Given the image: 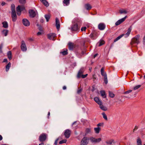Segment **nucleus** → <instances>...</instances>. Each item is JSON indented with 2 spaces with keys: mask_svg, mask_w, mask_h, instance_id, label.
Segmentation results:
<instances>
[{
  "mask_svg": "<svg viewBox=\"0 0 145 145\" xmlns=\"http://www.w3.org/2000/svg\"><path fill=\"white\" fill-rule=\"evenodd\" d=\"M7 56L9 59H12V53L10 51H8V52Z\"/></svg>",
  "mask_w": 145,
  "mask_h": 145,
  "instance_id": "nucleus-30",
  "label": "nucleus"
},
{
  "mask_svg": "<svg viewBox=\"0 0 145 145\" xmlns=\"http://www.w3.org/2000/svg\"><path fill=\"white\" fill-rule=\"evenodd\" d=\"M94 100L99 105H101L102 104V102L99 100L98 97H95L94 98Z\"/></svg>",
  "mask_w": 145,
  "mask_h": 145,
  "instance_id": "nucleus-14",
  "label": "nucleus"
},
{
  "mask_svg": "<svg viewBox=\"0 0 145 145\" xmlns=\"http://www.w3.org/2000/svg\"><path fill=\"white\" fill-rule=\"evenodd\" d=\"M109 95L111 98H113L114 96V94L112 92L110 91L109 92Z\"/></svg>",
  "mask_w": 145,
  "mask_h": 145,
  "instance_id": "nucleus-37",
  "label": "nucleus"
},
{
  "mask_svg": "<svg viewBox=\"0 0 145 145\" xmlns=\"http://www.w3.org/2000/svg\"><path fill=\"white\" fill-rule=\"evenodd\" d=\"M29 13L30 16L31 18H33L36 15L37 12L36 11L31 10L29 11Z\"/></svg>",
  "mask_w": 145,
  "mask_h": 145,
  "instance_id": "nucleus-5",
  "label": "nucleus"
},
{
  "mask_svg": "<svg viewBox=\"0 0 145 145\" xmlns=\"http://www.w3.org/2000/svg\"><path fill=\"white\" fill-rule=\"evenodd\" d=\"M140 36L139 35H136L135 37L132 39V42H131V44L133 43L138 44L140 42Z\"/></svg>",
  "mask_w": 145,
  "mask_h": 145,
  "instance_id": "nucleus-1",
  "label": "nucleus"
},
{
  "mask_svg": "<svg viewBox=\"0 0 145 145\" xmlns=\"http://www.w3.org/2000/svg\"><path fill=\"white\" fill-rule=\"evenodd\" d=\"M131 91H132V90H129L127 91H125L124 93L125 94L129 93H131Z\"/></svg>",
  "mask_w": 145,
  "mask_h": 145,
  "instance_id": "nucleus-51",
  "label": "nucleus"
},
{
  "mask_svg": "<svg viewBox=\"0 0 145 145\" xmlns=\"http://www.w3.org/2000/svg\"><path fill=\"white\" fill-rule=\"evenodd\" d=\"M69 48L70 50H72L73 48V44L71 42L69 43Z\"/></svg>",
  "mask_w": 145,
  "mask_h": 145,
  "instance_id": "nucleus-24",
  "label": "nucleus"
},
{
  "mask_svg": "<svg viewBox=\"0 0 145 145\" xmlns=\"http://www.w3.org/2000/svg\"><path fill=\"white\" fill-rule=\"evenodd\" d=\"M67 50L66 49H64L62 50V51L60 52L63 55H67L68 53L67 52Z\"/></svg>",
  "mask_w": 145,
  "mask_h": 145,
  "instance_id": "nucleus-22",
  "label": "nucleus"
},
{
  "mask_svg": "<svg viewBox=\"0 0 145 145\" xmlns=\"http://www.w3.org/2000/svg\"><path fill=\"white\" fill-rule=\"evenodd\" d=\"M6 3L5 2H3L1 3V5L2 6H4L5 4Z\"/></svg>",
  "mask_w": 145,
  "mask_h": 145,
  "instance_id": "nucleus-63",
  "label": "nucleus"
},
{
  "mask_svg": "<svg viewBox=\"0 0 145 145\" xmlns=\"http://www.w3.org/2000/svg\"><path fill=\"white\" fill-rule=\"evenodd\" d=\"M104 70V68H102L101 70V72L102 75L104 77L105 75L107 76V75L106 74Z\"/></svg>",
  "mask_w": 145,
  "mask_h": 145,
  "instance_id": "nucleus-28",
  "label": "nucleus"
},
{
  "mask_svg": "<svg viewBox=\"0 0 145 145\" xmlns=\"http://www.w3.org/2000/svg\"><path fill=\"white\" fill-rule=\"evenodd\" d=\"M101 96L103 98H106V96L105 95V92L104 91L102 90L100 91Z\"/></svg>",
  "mask_w": 145,
  "mask_h": 145,
  "instance_id": "nucleus-20",
  "label": "nucleus"
},
{
  "mask_svg": "<svg viewBox=\"0 0 145 145\" xmlns=\"http://www.w3.org/2000/svg\"><path fill=\"white\" fill-rule=\"evenodd\" d=\"M89 142V138L84 137L82 139L80 142L81 145H87Z\"/></svg>",
  "mask_w": 145,
  "mask_h": 145,
  "instance_id": "nucleus-3",
  "label": "nucleus"
},
{
  "mask_svg": "<svg viewBox=\"0 0 145 145\" xmlns=\"http://www.w3.org/2000/svg\"><path fill=\"white\" fill-rule=\"evenodd\" d=\"M70 29L72 31H77L78 29L77 24L75 23L74 21L72 22V24L71 25Z\"/></svg>",
  "mask_w": 145,
  "mask_h": 145,
  "instance_id": "nucleus-2",
  "label": "nucleus"
},
{
  "mask_svg": "<svg viewBox=\"0 0 145 145\" xmlns=\"http://www.w3.org/2000/svg\"><path fill=\"white\" fill-rule=\"evenodd\" d=\"M45 17L46 20L47 22H48L50 18V16L49 15H45Z\"/></svg>",
  "mask_w": 145,
  "mask_h": 145,
  "instance_id": "nucleus-41",
  "label": "nucleus"
},
{
  "mask_svg": "<svg viewBox=\"0 0 145 145\" xmlns=\"http://www.w3.org/2000/svg\"><path fill=\"white\" fill-rule=\"evenodd\" d=\"M100 108L101 110L105 111H106L107 110V108L102 105H100Z\"/></svg>",
  "mask_w": 145,
  "mask_h": 145,
  "instance_id": "nucleus-29",
  "label": "nucleus"
},
{
  "mask_svg": "<svg viewBox=\"0 0 145 145\" xmlns=\"http://www.w3.org/2000/svg\"><path fill=\"white\" fill-rule=\"evenodd\" d=\"M87 75H88V74H86L85 75H82L81 77H82V78H86L87 76Z\"/></svg>",
  "mask_w": 145,
  "mask_h": 145,
  "instance_id": "nucleus-52",
  "label": "nucleus"
},
{
  "mask_svg": "<svg viewBox=\"0 0 145 145\" xmlns=\"http://www.w3.org/2000/svg\"><path fill=\"white\" fill-rule=\"evenodd\" d=\"M11 9L12 12H16L15 6L14 4H12L11 6Z\"/></svg>",
  "mask_w": 145,
  "mask_h": 145,
  "instance_id": "nucleus-26",
  "label": "nucleus"
},
{
  "mask_svg": "<svg viewBox=\"0 0 145 145\" xmlns=\"http://www.w3.org/2000/svg\"><path fill=\"white\" fill-rule=\"evenodd\" d=\"M22 22L24 25L25 26H28L30 25L29 22L26 19H24L22 20Z\"/></svg>",
  "mask_w": 145,
  "mask_h": 145,
  "instance_id": "nucleus-7",
  "label": "nucleus"
},
{
  "mask_svg": "<svg viewBox=\"0 0 145 145\" xmlns=\"http://www.w3.org/2000/svg\"><path fill=\"white\" fill-rule=\"evenodd\" d=\"M94 130L96 133L98 134L99 133L100 130L101 128L99 127H97L94 128Z\"/></svg>",
  "mask_w": 145,
  "mask_h": 145,
  "instance_id": "nucleus-19",
  "label": "nucleus"
},
{
  "mask_svg": "<svg viewBox=\"0 0 145 145\" xmlns=\"http://www.w3.org/2000/svg\"><path fill=\"white\" fill-rule=\"evenodd\" d=\"M113 142V140H110L106 141V143L108 144L111 145L112 144Z\"/></svg>",
  "mask_w": 145,
  "mask_h": 145,
  "instance_id": "nucleus-39",
  "label": "nucleus"
},
{
  "mask_svg": "<svg viewBox=\"0 0 145 145\" xmlns=\"http://www.w3.org/2000/svg\"><path fill=\"white\" fill-rule=\"evenodd\" d=\"M140 86H141V85H140L135 86L134 88H133L134 89V90H136L137 89H138V88H140Z\"/></svg>",
  "mask_w": 145,
  "mask_h": 145,
  "instance_id": "nucleus-46",
  "label": "nucleus"
},
{
  "mask_svg": "<svg viewBox=\"0 0 145 145\" xmlns=\"http://www.w3.org/2000/svg\"><path fill=\"white\" fill-rule=\"evenodd\" d=\"M104 78V81L106 84H107L108 83V80L107 79V76L105 75Z\"/></svg>",
  "mask_w": 145,
  "mask_h": 145,
  "instance_id": "nucleus-42",
  "label": "nucleus"
},
{
  "mask_svg": "<svg viewBox=\"0 0 145 145\" xmlns=\"http://www.w3.org/2000/svg\"><path fill=\"white\" fill-rule=\"evenodd\" d=\"M21 48L23 52H25L27 50V47L25 42L24 40H22Z\"/></svg>",
  "mask_w": 145,
  "mask_h": 145,
  "instance_id": "nucleus-4",
  "label": "nucleus"
},
{
  "mask_svg": "<svg viewBox=\"0 0 145 145\" xmlns=\"http://www.w3.org/2000/svg\"><path fill=\"white\" fill-rule=\"evenodd\" d=\"M84 68L82 67L80 69L79 71L77 76L78 78H80V77L82 75V74L84 72Z\"/></svg>",
  "mask_w": 145,
  "mask_h": 145,
  "instance_id": "nucleus-9",
  "label": "nucleus"
},
{
  "mask_svg": "<svg viewBox=\"0 0 145 145\" xmlns=\"http://www.w3.org/2000/svg\"><path fill=\"white\" fill-rule=\"evenodd\" d=\"M82 90L81 89H78L77 91V93H79Z\"/></svg>",
  "mask_w": 145,
  "mask_h": 145,
  "instance_id": "nucleus-59",
  "label": "nucleus"
},
{
  "mask_svg": "<svg viewBox=\"0 0 145 145\" xmlns=\"http://www.w3.org/2000/svg\"><path fill=\"white\" fill-rule=\"evenodd\" d=\"M84 7L87 10H89L92 7L89 4L87 3L85 5Z\"/></svg>",
  "mask_w": 145,
  "mask_h": 145,
  "instance_id": "nucleus-18",
  "label": "nucleus"
},
{
  "mask_svg": "<svg viewBox=\"0 0 145 145\" xmlns=\"http://www.w3.org/2000/svg\"><path fill=\"white\" fill-rule=\"evenodd\" d=\"M120 12L121 14H126L127 13V12L124 9L120 10Z\"/></svg>",
  "mask_w": 145,
  "mask_h": 145,
  "instance_id": "nucleus-34",
  "label": "nucleus"
},
{
  "mask_svg": "<svg viewBox=\"0 0 145 145\" xmlns=\"http://www.w3.org/2000/svg\"><path fill=\"white\" fill-rule=\"evenodd\" d=\"M103 123H99L97 125L98 127H99V126H103Z\"/></svg>",
  "mask_w": 145,
  "mask_h": 145,
  "instance_id": "nucleus-48",
  "label": "nucleus"
},
{
  "mask_svg": "<svg viewBox=\"0 0 145 145\" xmlns=\"http://www.w3.org/2000/svg\"><path fill=\"white\" fill-rule=\"evenodd\" d=\"M16 11L17 14L18 15H20L21 14V6L20 5H18L16 8Z\"/></svg>",
  "mask_w": 145,
  "mask_h": 145,
  "instance_id": "nucleus-16",
  "label": "nucleus"
},
{
  "mask_svg": "<svg viewBox=\"0 0 145 145\" xmlns=\"http://www.w3.org/2000/svg\"><path fill=\"white\" fill-rule=\"evenodd\" d=\"M124 35V34H122L118 37L117 38H116L114 40V42H115L118 40L120 39L121 37H122Z\"/></svg>",
  "mask_w": 145,
  "mask_h": 145,
  "instance_id": "nucleus-33",
  "label": "nucleus"
},
{
  "mask_svg": "<svg viewBox=\"0 0 145 145\" xmlns=\"http://www.w3.org/2000/svg\"><path fill=\"white\" fill-rule=\"evenodd\" d=\"M74 22L75 23H78L79 24H81L82 22V21L80 19L76 18L74 19V20H73Z\"/></svg>",
  "mask_w": 145,
  "mask_h": 145,
  "instance_id": "nucleus-21",
  "label": "nucleus"
},
{
  "mask_svg": "<svg viewBox=\"0 0 145 145\" xmlns=\"http://www.w3.org/2000/svg\"><path fill=\"white\" fill-rule=\"evenodd\" d=\"M138 129V127L137 126H136L135 127L133 130L134 131H136V130L137 129Z\"/></svg>",
  "mask_w": 145,
  "mask_h": 145,
  "instance_id": "nucleus-58",
  "label": "nucleus"
},
{
  "mask_svg": "<svg viewBox=\"0 0 145 145\" xmlns=\"http://www.w3.org/2000/svg\"><path fill=\"white\" fill-rule=\"evenodd\" d=\"M29 40L31 41H32L33 40V39L32 38H29Z\"/></svg>",
  "mask_w": 145,
  "mask_h": 145,
  "instance_id": "nucleus-64",
  "label": "nucleus"
},
{
  "mask_svg": "<svg viewBox=\"0 0 145 145\" xmlns=\"http://www.w3.org/2000/svg\"><path fill=\"white\" fill-rule=\"evenodd\" d=\"M8 33V30L7 29H4L2 31V34L5 36L7 35Z\"/></svg>",
  "mask_w": 145,
  "mask_h": 145,
  "instance_id": "nucleus-23",
  "label": "nucleus"
},
{
  "mask_svg": "<svg viewBox=\"0 0 145 145\" xmlns=\"http://www.w3.org/2000/svg\"><path fill=\"white\" fill-rule=\"evenodd\" d=\"M103 118L106 120H108L107 116L103 112L102 113Z\"/></svg>",
  "mask_w": 145,
  "mask_h": 145,
  "instance_id": "nucleus-38",
  "label": "nucleus"
},
{
  "mask_svg": "<svg viewBox=\"0 0 145 145\" xmlns=\"http://www.w3.org/2000/svg\"><path fill=\"white\" fill-rule=\"evenodd\" d=\"M127 17V16H126L118 20L117 22H116L115 23L116 25H118L120 24L121 23L125 20Z\"/></svg>",
  "mask_w": 145,
  "mask_h": 145,
  "instance_id": "nucleus-10",
  "label": "nucleus"
},
{
  "mask_svg": "<svg viewBox=\"0 0 145 145\" xmlns=\"http://www.w3.org/2000/svg\"><path fill=\"white\" fill-rule=\"evenodd\" d=\"M26 0H19V2L21 4H24L26 3Z\"/></svg>",
  "mask_w": 145,
  "mask_h": 145,
  "instance_id": "nucleus-44",
  "label": "nucleus"
},
{
  "mask_svg": "<svg viewBox=\"0 0 145 145\" xmlns=\"http://www.w3.org/2000/svg\"><path fill=\"white\" fill-rule=\"evenodd\" d=\"M40 1L46 7L49 6L48 2L46 0H40Z\"/></svg>",
  "mask_w": 145,
  "mask_h": 145,
  "instance_id": "nucleus-17",
  "label": "nucleus"
},
{
  "mask_svg": "<svg viewBox=\"0 0 145 145\" xmlns=\"http://www.w3.org/2000/svg\"><path fill=\"white\" fill-rule=\"evenodd\" d=\"M137 145H142L141 142L139 138L137 139Z\"/></svg>",
  "mask_w": 145,
  "mask_h": 145,
  "instance_id": "nucleus-43",
  "label": "nucleus"
},
{
  "mask_svg": "<svg viewBox=\"0 0 145 145\" xmlns=\"http://www.w3.org/2000/svg\"><path fill=\"white\" fill-rule=\"evenodd\" d=\"M21 6V10L22 11L25 9V8L23 6Z\"/></svg>",
  "mask_w": 145,
  "mask_h": 145,
  "instance_id": "nucleus-53",
  "label": "nucleus"
},
{
  "mask_svg": "<svg viewBox=\"0 0 145 145\" xmlns=\"http://www.w3.org/2000/svg\"><path fill=\"white\" fill-rule=\"evenodd\" d=\"M11 64L9 62L6 65V71L7 72L8 71L10 67Z\"/></svg>",
  "mask_w": 145,
  "mask_h": 145,
  "instance_id": "nucleus-32",
  "label": "nucleus"
},
{
  "mask_svg": "<svg viewBox=\"0 0 145 145\" xmlns=\"http://www.w3.org/2000/svg\"><path fill=\"white\" fill-rule=\"evenodd\" d=\"M67 140L66 139L63 140L61 141H60L59 142V144H61L63 143H65L67 142Z\"/></svg>",
  "mask_w": 145,
  "mask_h": 145,
  "instance_id": "nucleus-45",
  "label": "nucleus"
},
{
  "mask_svg": "<svg viewBox=\"0 0 145 145\" xmlns=\"http://www.w3.org/2000/svg\"><path fill=\"white\" fill-rule=\"evenodd\" d=\"M3 27L4 28H7L8 27V23L7 22H2Z\"/></svg>",
  "mask_w": 145,
  "mask_h": 145,
  "instance_id": "nucleus-27",
  "label": "nucleus"
},
{
  "mask_svg": "<svg viewBox=\"0 0 145 145\" xmlns=\"http://www.w3.org/2000/svg\"><path fill=\"white\" fill-rule=\"evenodd\" d=\"M93 34H91L89 35V37L90 38H91L93 39H94V38H93Z\"/></svg>",
  "mask_w": 145,
  "mask_h": 145,
  "instance_id": "nucleus-54",
  "label": "nucleus"
},
{
  "mask_svg": "<svg viewBox=\"0 0 145 145\" xmlns=\"http://www.w3.org/2000/svg\"><path fill=\"white\" fill-rule=\"evenodd\" d=\"M48 38L50 40H54L56 37V35L55 33H50L48 35Z\"/></svg>",
  "mask_w": 145,
  "mask_h": 145,
  "instance_id": "nucleus-11",
  "label": "nucleus"
},
{
  "mask_svg": "<svg viewBox=\"0 0 145 145\" xmlns=\"http://www.w3.org/2000/svg\"><path fill=\"white\" fill-rule=\"evenodd\" d=\"M101 140V138H95V143H97L100 142Z\"/></svg>",
  "mask_w": 145,
  "mask_h": 145,
  "instance_id": "nucleus-40",
  "label": "nucleus"
},
{
  "mask_svg": "<svg viewBox=\"0 0 145 145\" xmlns=\"http://www.w3.org/2000/svg\"><path fill=\"white\" fill-rule=\"evenodd\" d=\"M89 138V140L90 142L92 143H94L95 142V138L94 137H91Z\"/></svg>",
  "mask_w": 145,
  "mask_h": 145,
  "instance_id": "nucleus-31",
  "label": "nucleus"
},
{
  "mask_svg": "<svg viewBox=\"0 0 145 145\" xmlns=\"http://www.w3.org/2000/svg\"><path fill=\"white\" fill-rule=\"evenodd\" d=\"M56 24H59V22L58 19L57 18L56 19Z\"/></svg>",
  "mask_w": 145,
  "mask_h": 145,
  "instance_id": "nucleus-47",
  "label": "nucleus"
},
{
  "mask_svg": "<svg viewBox=\"0 0 145 145\" xmlns=\"http://www.w3.org/2000/svg\"><path fill=\"white\" fill-rule=\"evenodd\" d=\"M132 30V27L131 26L127 30V33L125 34H124V35H125V37H127L128 36H129V35L131 31Z\"/></svg>",
  "mask_w": 145,
  "mask_h": 145,
  "instance_id": "nucleus-15",
  "label": "nucleus"
},
{
  "mask_svg": "<svg viewBox=\"0 0 145 145\" xmlns=\"http://www.w3.org/2000/svg\"><path fill=\"white\" fill-rule=\"evenodd\" d=\"M58 140V139H57L55 140V142H54V144H55V145H57V141Z\"/></svg>",
  "mask_w": 145,
  "mask_h": 145,
  "instance_id": "nucleus-55",
  "label": "nucleus"
},
{
  "mask_svg": "<svg viewBox=\"0 0 145 145\" xmlns=\"http://www.w3.org/2000/svg\"><path fill=\"white\" fill-rule=\"evenodd\" d=\"M42 32H39L37 33V35H39L42 34Z\"/></svg>",
  "mask_w": 145,
  "mask_h": 145,
  "instance_id": "nucleus-57",
  "label": "nucleus"
},
{
  "mask_svg": "<svg viewBox=\"0 0 145 145\" xmlns=\"http://www.w3.org/2000/svg\"><path fill=\"white\" fill-rule=\"evenodd\" d=\"M98 55V54H95L93 56L94 58H95Z\"/></svg>",
  "mask_w": 145,
  "mask_h": 145,
  "instance_id": "nucleus-62",
  "label": "nucleus"
},
{
  "mask_svg": "<svg viewBox=\"0 0 145 145\" xmlns=\"http://www.w3.org/2000/svg\"><path fill=\"white\" fill-rule=\"evenodd\" d=\"M143 42L144 44H145V35L143 39Z\"/></svg>",
  "mask_w": 145,
  "mask_h": 145,
  "instance_id": "nucleus-56",
  "label": "nucleus"
},
{
  "mask_svg": "<svg viewBox=\"0 0 145 145\" xmlns=\"http://www.w3.org/2000/svg\"><path fill=\"white\" fill-rule=\"evenodd\" d=\"M91 132V130L90 128H87L86 130L85 135H86L87 134L90 133Z\"/></svg>",
  "mask_w": 145,
  "mask_h": 145,
  "instance_id": "nucleus-25",
  "label": "nucleus"
},
{
  "mask_svg": "<svg viewBox=\"0 0 145 145\" xmlns=\"http://www.w3.org/2000/svg\"><path fill=\"white\" fill-rule=\"evenodd\" d=\"M105 25L103 23H100L99 25L98 26V29L101 30H103L105 28Z\"/></svg>",
  "mask_w": 145,
  "mask_h": 145,
  "instance_id": "nucleus-12",
  "label": "nucleus"
},
{
  "mask_svg": "<svg viewBox=\"0 0 145 145\" xmlns=\"http://www.w3.org/2000/svg\"><path fill=\"white\" fill-rule=\"evenodd\" d=\"M71 131L69 129H67L65 131L64 135L66 138H68L70 136Z\"/></svg>",
  "mask_w": 145,
  "mask_h": 145,
  "instance_id": "nucleus-6",
  "label": "nucleus"
},
{
  "mask_svg": "<svg viewBox=\"0 0 145 145\" xmlns=\"http://www.w3.org/2000/svg\"><path fill=\"white\" fill-rule=\"evenodd\" d=\"M46 138V135L45 134H42L39 137V140L40 141H44Z\"/></svg>",
  "mask_w": 145,
  "mask_h": 145,
  "instance_id": "nucleus-8",
  "label": "nucleus"
},
{
  "mask_svg": "<svg viewBox=\"0 0 145 145\" xmlns=\"http://www.w3.org/2000/svg\"><path fill=\"white\" fill-rule=\"evenodd\" d=\"M99 44L98 46H101L104 44L105 42L103 40H101L98 43Z\"/></svg>",
  "mask_w": 145,
  "mask_h": 145,
  "instance_id": "nucleus-35",
  "label": "nucleus"
},
{
  "mask_svg": "<svg viewBox=\"0 0 145 145\" xmlns=\"http://www.w3.org/2000/svg\"><path fill=\"white\" fill-rule=\"evenodd\" d=\"M39 30L40 31H42V28L40 26H39Z\"/></svg>",
  "mask_w": 145,
  "mask_h": 145,
  "instance_id": "nucleus-60",
  "label": "nucleus"
},
{
  "mask_svg": "<svg viewBox=\"0 0 145 145\" xmlns=\"http://www.w3.org/2000/svg\"><path fill=\"white\" fill-rule=\"evenodd\" d=\"M7 59H5L3 60V62H7Z\"/></svg>",
  "mask_w": 145,
  "mask_h": 145,
  "instance_id": "nucleus-61",
  "label": "nucleus"
},
{
  "mask_svg": "<svg viewBox=\"0 0 145 145\" xmlns=\"http://www.w3.org/2000/svg\"><path fill=\"white\" fill-rule=\"evenodd\" d=\"M56 26L57 29H59L60 28V25L59 24H56Z\"/></svg>",
  "mask_w": 145,
  "mask_h": 145,
  "instance_id": "nucleus-50",
  "label": "nucleus"
},
{
  "mask_svg": "<svg viewBox=\"0 0 145 145\" xmlns=\"http://www.w3.org/2000/svg\"><path fill=\"white\" fill-rule=\"evenodd\" d=\"M11 14L12 20L13 22H15L16 21L17 19V16L16 14V12H11Z\"/></svg>",
  "mask_w": 145,
  "mask_h": 145,
  "instance_id": "nucleus-13",
  "label": "nucleus"
},
{
  "mask_svg": "<svg viewBox=\"0 0 145 145\" xmlns=\"http://www.w3.org/2000/svg\"><path fill=\"white\" fill-rule=\"evenodd\" d=\"M69 1L70 0H64L63 3L66 5H68L69 3Z\"/></svg>",
  "mask_w": 145,
  "mask_h": 145,
  "instance_id": "nucleus-36",
  "label": "nucleus"
},
{
  "mask_svg": "<svg viewBox=\"0 0 145 145\" xmlns=\"http://www.w3.org/2000/svg\"><path fill=\"white\" fill-rule=\"evenodd\" d=\"M86 27H82L81 30L82 31H85L86 30Z\"/></svg>",
  "mask_w": 145,
  "mask_h": 145,
  "instance_id": "nucleus-49",
  "label": "nucleus"
}]
</instances>
